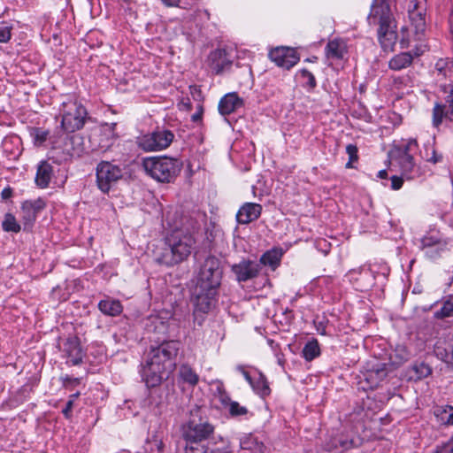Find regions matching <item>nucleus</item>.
<instances>
[{
    "instance_id": "1",
    "label": "nucleus",
    "mask_w": 453,
    "mask_h": 453,
    "mask_svg": "<svg viewBox=\"0 0 453 453\" xmlns=\"http://www.w3.org/2000/svg\"><path fill=\"white\" fill-rule=\"evenodd\" d=\"M180 432L185 441V453H229L226 448L209 449L205 441L213 438L215 426L200 415L199 409L190 411V417L182 424Z\"/></svg>"
},
{
    "instance_id": "2",
    "label": "nucleus",
    "mask_w": 453,
    "mask_h": 453,
    "mask_svg": "<svg viewBox=\"0 0 453 453\" xmlns=\"http://www.w3.org/2000/svg\"><path fill=\"white\" fill-rule=\"evenodd\" d=\"M195 243L191 234L174 231L165 239L162 247H157L153 250L154 260L166 266L181 263L189 257Z\"/></svg>"
},
{
    "instance_id": "3",
    "label": "nucleus",
    "mask_w": 453,
    "mask_h": 453,
    "mask_svg": "<svg viewBox=\"0 0 453 453\" xmlns=\"http://www.w3.org/2000/svg\"><path fill=\"white\" fill-rule=\"evenodd\" d=\"M368 20L371 25H379L378 40L381 47H390L395 40V32L389 4L384 0L379 4V0H375L372 4Z\"/></svg>"
},
{
    "instance_id": "4",
    "label": "nucleus",
    "mask_w": 453,
    "mask_h": 453,
    "mask_svg": "<svg viewBox=\"0 0 453 453\" xmlns=\"http://www.w3.org/2000/svg\"><path fill=\"white\" fill-rule=\"evenodd\" d=\"M145 173L155 180L162 183L173 182L182 168V163L166 156L150 157L142 161Z\"/></svg>"
},
{
    "instance_id": "5",
    "label": "nucleus",
    "mask_w": 453,
    "mask_h": 453,
    "mask_svg": "<svg viewBox=\"0 0 453 453\" xmlns=\"http://www.w3.org/2000/svg\"><path fill=\"white\" fill-rule=\"evenodd\" d=\"M59 116L61 127L65 133L81 129L89 119L87 109L74 96H66L61 103Z\"/></svg>"
},
{
    "instance_id": "6",
    "label": "nucleus",
    "mask_w": 453,
    "mask_h": 453,
    "mask_svg": "<svg viewBox=\"0 0 453 453\" xmlns=\"http://www.w3.org/2000/svg\"><path fill=\"white\" fill-rule=\"evenodd\" d=\"M180 350V342L177 341H166L156 347H151L148 358L159 366L173 372L176 367L175 358Z\"/></svg>"
},
{
    "instance_id": "7",
    "label": "nucleus",
    "mask_w": 453,
    "mask_h": 453,
    "mask_svg": "<svg viewBox=\"0 0 453 453\" xmlns=\"http://www.w3.org/2000/svg\"><path fill=\"white\" fill-rule=\"evenodd\" d=\"M123 169L110 161H101L96 167V186L104 194L123 177Z\"/></svg>"
},
{
    "instance_id": "8",
    "label": "nucleus",
    "mask_w": 453,
    "mask_h": 453,
    "mask_svg": "<svg viewBox=\"0 0 453 453\" xmlns=\"http://www.w3.org/2000/svg\"><path fill=\"white\" fill-rule=\"evenodd\" d=\"M222 277L219 260L209 256L201 266L196 286L218 289Z\"/></svg>"
},
{
    "instance_id": "9",
    "label": "nucleus",
    "mask_w": 453,
    "mask_h": 453,
    "mask_svg": "<svg viewBox=\"0 0 453 453\" xmlns=\"http://www.w3.org/2000/svg\"><path fill=\"white\" fill-rule=\"evenodd\" d=\"M174 139V134L165 128L143 134L137 139V144L144 151H159L168 148Z\"/></svg>"
},
{
    "instance_id": "10",
    "label": "nucleus",
    "mask_w": 453,
    "mask_h": 453,
    "mask_svg": "<svg viewBox=\"0 0 453 453\" xmlns=\"http://www.w3.org/2000/svg\"><path fill=\"white\" fill-rule=\"evenodd\" d=\"M218 289L195 286L193 292L194 316L196 319L198 313H208L216 304Z\"/></svg>"
},
{
    "instance_id": "11",
    "label": "nucleus",
    "mask_w": 453,
    "mask_h": 453,
    "mask_svg": "<svg viewBox=\"0 0 453 453\" xmlns=\"http://www.w3.org/2000/svg\"><path fill=\"white\" fill-rule=\"evenodd\" d=\"M173 373L158 363H155L147 357L146 363L142 365L141 375L142 380L148 388H155L159 386L163 380H165Z\"/></svg>"
},
{
    "instance_id": "12",
    "label": "nucleus",
    "mask_w": 453,
    "mask_h": 453,
    "mask_svg": "<svg viewBox=\"0 0 453 453\" xmlns=\"http://www.w3.org/2000/svg\"><path fill=\"white\" fill-rule=\"evenodd\" d=\"M232 64V57L225 49H216L207 58L208 66L217 75L228 71Z\"/></svg>"
},
{
    "instance_id": "13",
    "label": "nucleus",
    "mask_w": 453,
    "mask_h": 453,
    "mask_svg": "<svg viewBox=\"0 0 453 453\" xmlns=\"http://www.w3.org/2000/svg\"><path fill=\"white\" fill-rule=\"evenodd\" d=\"M270 59L278 66L289 70L299 61V57L294 49L277 47L269 52Z\"/></svg>"
},
{
    "instance_id": "14",
    "label": "nucleus",
    "mask_w": 453,
    "mask_h": 453,
    "mask_svg": "<svg viewBox=\"0 0 453 453\" xmlns=\"http://www.w3.org/2000/svg\"><path fill=\"white\" fill-rule=\"evenodd\" d=\"M45 202L42 198L35 200H27L22 203L20 208V217L24 223V229H29L36 220L38 213L44 209Z\"/></svg>"
},
{
    "instance_id": "15",
    "label": "nucleus",
    "mask_w": 453,
    "mask_h": 453,
    "mask_svg": "<svg viewBox=\"0 0 453 453\" xmlns=\"http://www.w3.org/2000/svg\"><path fill=\"white\" fill-rule=\"evenodd\" d=\"M231 270L239 282H244L257 277L261 266L257 261L242 259L239 263L233 265Z\"/></svg>"
},
{
    "instance_id": "16",
    "label": "nucleus",
    "mask_w": 453,
    "mask_h": 453,
    "mask_svg": "<svg viewBox=\"0 0 453 453\" xmlns=\"http://www.w3.org/2000/svg\"><path fill=\"white\" fill-rule=\"evenodd\" d=\"M116 126V123H105L101 126L98 131V142L94 150L106 151L114 144L118 138L115 132Z\"/></svg>"
},
{
    "instance_id": "17",
    "label": "nucleus",
    "mask_w": 453,
    "mask_h": 453,
    "mask_svg": "<svg viewBox=\"0 0 453 453\" xmlns=\"http://www.w3.org/2000/svg\"><path fill=\"white\" fill-rule=\"evenodd\" d=\"M262 205L257 203H244L236 213V220L241 225H247L257 220L262 213Z\"/></svg>"
},
{
    "instance_id": "18",
    "label": "nucleus",
    "mask_w": 453,
    "mask_h": 453,
    "mask_svg": "<svg viewBox=\"0 0 453 453\" xmlns=\"http://www.w3.org/2000/svg\"><path fill=\"white\" fill-rule=\"evenodd\" d=\"M358 438L349 437L343 434L334 437L330 441L326 442L325 449L327 451H337L340 453L344 450L357 447L359 443Z\"/></svg>"
},
{
    "instance_id": "19",
    "label": "nucleus",
    "mask_w": 453,
    "mask_h": 453,
    "mask_svg": "<svg viewBox=\"0 0 453 453\" xmlns=\"http://www.w3.org/2000/svg\"><path fill=\"white\" fill-rule=\"evenodd\" d=\"M62 350L73 365L82 362V350L76 336L67 338L63 344Z\"/></svg>"
},
{
    "instance_id": "20",
    "label": "nucleus",
    "mask_w": 453,
    "mask_h": 453,
    "mask_svg": "<svg viewBox=\"0 0 453 453\" xmlns=\"http://www.w3.org/2000/svg\"><path fill=\"white\" fill-rule=\"evenodd\" d=\"M243 105V100L237 93L232 92L225 95L219 102V111L221 115L226 116Z\"/></svg>"
},
{
    "instance_id": "21",
    "label": "nucleus",
    "mask_w": 453,
    "mask_h": 453,
    "mask_svg": "<svg viewBox=\"0 0 453 453\" xmlns=\"http://www.w3.org/2000/svg\"><path fill=\"white\" fill-rule=\"evenodd\" d=\"M425 8L416 1H411L409 6V18L416 34L423 33L426 28Z\"/></svg>"
},
{
    "instance_id": "22",
    "label": "nucleus",
    "mask_w": 453,
    "mask_h": 453,
    "mask_svg": "<svg viewBox=\"0 0 453 453\" xmlns=\"http://www.w3.org/2000/svg\"><path fill=\"white\" fill-rule=\"evenodd\" d=\"M53 176V166L46 160L41 161L37 165L35 181L40 188L49 187Z\"/></svg>"
},
{
    "instance_id": "23",
    "label": "nucleus",
    "mask_w": 453,
    "mask_h": 453,
    "mask_svg": "<svg viewBox=\"0 0 453 453\" xmlns=\"http://www.w3.org/2000/svg\"><path fill=\"white\" fill-rule=\"evenodd\" d=\"M327 58L342 59L348 52L347 42L343 39L330 40L325 49Z\"/></svg>"
},
{
    "instance_id": "24",
    "label": "nucleus",
    "mask_w": 453,
    "mask_h": 453,
    "mask_svg": "<svg viewBox=\"0 0 453 453\" xmlns=\"http://www.w3.org/2000/svg\"><path fill=\"white\" fill-rule=\"evenodd\" d=\"M449 105L436 103L433 109V124L439 127L443 119L453 121V103H448Z\"/></svg>"
},
{
    "instance_id": "25",
    "label": "nucleus",
    "mask_w": 453,
    "mask_h": 453,
    "mask_svg": "<svg viewBox=\"0 0 453 453\" xmlns=\"http://www.w3.org/2000/svg\"><path fill=\"white\" fill-rule=\"evenodd\" d=\"M394 161L397 163L402 175L406 179H412L414 177L415 162L411 154H397Z\"/></svg>"
},
{
    "instance_id": "26",
    "label": "nucleus",
    "mask_w": 453,
    "mask_h": 453,
    "mask_svg": "<svg viewBox=\"0 0 453 453\" xmlns=\"http://www.w3.org/2000/svg\"><path fill=\"white\" fill-rule=\"evenodd\" d=\"M388 369L385 364H378L365 374V380L371 388H377L379 384L387 377Z\"/></svg>"
},
{
    "instance_id": "27",
    "label": "nucleus",
    "mask_w": 453,
    "mask_h": 453,
    "mask_svg": "<svg viewBox=\"0 0 453 453\" xmlns=\"http://www.w3.org/2000/svg\"><path fill=\"white\" fill-rule=\"evenodd\" d=\"M98 309L104 315L115 317L122 312L123 306L119 300L107 297L99 302Z\"/></svg>"
},
{
    "instance_id": "28",
    "label": "nucleus",
    "mask_w": 453,
    "mask_h": 453,
    "mask_svg": "<svg viewBox=\"0 0 453 453\" xmlns=\"http://www.w3.org/2000/svg\"><path fill=\"white\" fill-rule=\"evenodd\" d=\"M240 447L242 452L264 453V444L252 434H245L240 439Z\"/></svg>"
},
{
    "instance_id": "29",
    "label": "nucleus",
    "mask_w": 453,
    "mask_h": 453,
    "mask_svg": "<svg viewBox=\"0 0 453 453\" xmlns=\"http://www.w3.org/2000/svg\"><path fill=\"white\" fill-rule=\"evenodd\" d=\"M413 63L409 52H400L392 57L388 62V67L394 71H401L409 67Z\"/></svg>"
},
{
    "instance_id": "30",
    "label": "nucleus",
    "mask_w": 453,
    "mask_h": 453,
    "mask_svg": "<svg viewBox=\"0 0 453 453\" xmlns=\"http://www.w3.org/2000/svg\"><path fill=\"white\" fill-rule=\"evenodd\" d=\"M434 413L441 425L453 426V406H436Z\"/></svg>"
},
{
    "instance_id": "31",
    "label": "nucleus",
    "mask_w": 453,
    "mask_h": 453,
    "mask_svg": "<svg viewBox=\"0 0 453 453\" xmlns=\"http://www.w3.org/2000/svg\"><path fill=\"white\" fill-rule=\"evenodd\" d=\"M282 254L277 250H271L264 253L258 264L269 266L273 271H274L280 264Z\"/></svg>"
},
{
    "instance_id": "32",
    "label": "nucleus",
    "mask_w": 453,
    "mask_h": 453,
    "mask_svg": "<svg viewBox=\"0 0 453 453\" xmlns=\"http://www.w3.org/2000/svg\"><path fill=\"white\" fill-rule=\"evenodd\" d=\"M164 447L162 436L156 433L147 439L144 449L145 453H163Z\"/></svg>"
},
{
    "instance_id": "33",
    "label": "nucleus",
    "mask_w": 453,
    "mask_h": 453,
    "mask_svg": "<svg viewBox=\"0 0 453 453\" xmlns=\"http://www.w3.org/2000/svg\"><path fill=\"white\" fill-rule=\"evenodd\" d=\"M179 376L183 382L193 387L196 386L199 380V376L188 365H181L180 366Z\"/></svg>"
},
{
    "instance_id": "34",
    "label": "nucleus",
    "mask_w": 453,
    "mask_h": 453,
    "mask_svg": "<svg viewBox=\"0 0 453 453\" xmlns=\"http://www.w3.org/2000/svg\"><path fill=\"white\" fill-rule=\"evenodd\" d=\"M421 243L424 249L436 248V251L443 250L446 248V242L443 241L438 234H429L425 235Z\"/></svg>"
},
{
    "instance_id": "35",
    "label": "nucleus",
    "mask_w": 453,
    "mask_h": 453,
    "mask_svg": "<svg viewBox=\"0 0 453 453\" xmlns=\"http://www.w3.org/2000/svg\"><path fill=\"white\" fill-rule=\"evenodd\" d=\"M423 157L429 163L437 164L442 160V156L434 149V137L428 140L424 145Z\"/></svg>"
},
{
    "instance_id": "36",
    "label": "nucleus",
    "mask_w": 453,
    "mask_h": 453,
    "mask_svg": "<svg viewBox=\"0 0 453 453\" xmlns=\"http://www.w3.org/2000/svg\"><path fill=\"white\" fill-rule=\"evenodd\" d=\"M303 357L306 361H311L320 355V347L317 339L309 341L303 349Z\"/></svg>"
},
{
    "instance_id": "37",
    "label": "nucleus",
    "mask_w": 453,
    "mask_h": 453,
    "mask_svg": "<svg viewBox=\"0 0 453 453\" xmlns=\"http://www.w3.org/2000/svg\"><path fill=\"white\" fill-rule=\"evenodd\" d=\"M250 386L257 394L262 396H265L270 394V388L266 378L262 373H258L257 378L254 379Z\"/></svg>"
},
{
    "instance_id": "38",
    "label": "nucleus",
    "mask_w": 453,
    "mask_h": 453,
    "mask_svg": "<svg viewBox=\"0 0 453 453\" xmlns=\"http://www.w3.org/2000/svg\"><path fill=\"white\" fill-rule=\"evenodd\" d=\"M453 316V295L449 296L442 303L441 307L434 312L438 319Z\"/></svg>"
},
{
    "instance_id": "39",
    "label": "nucleus",
    "mask_w": 453,
    "mask_h": 453,
    "mask_svg": "<svg viewBox=\"0 0 453 453\" xmlns=\"http://www.w3.org/2000/svg\"><path fill=\"white\" fill-rule=\"evenodd\" d=\"M435 70L438 75L443 78H451L453 74V61L439 59L435 64Z\"/></svg>"
},
{
    "instance_id": "40",
    "label": "nucleus",
    "mask_w": 453,
    "mask_h": 453,
    "mask_svg": "<svg viewBox=\"0 0 453 453\" xmlns=\"http://www.w3.org/2000/svg\"><path fill=\"white\" fill-rule=\"evenodd\" d=\"M2 228L4 232L19 233L21 229L20 225L12 213H6L2 222Z\"/></svg>"
},
{
    "instance_id": "41",
    "label": "nucleus",
    "mask_w": 453,
    "mask_h": 453,
    "mask_svg": "<svg viewBox=\"0 0 453 453\" xmlns=\"http://www.w3.org/2000/svg\"><path fill=\"white\" fill-rule=\"evenodd\" d=\"M70 142L72 144V156L80 157L86 151L83 138L81 135L75 134L71 136Z\"/></svg>"
},
{
    "instance_id": "42",
    "label": "nucleus",
    "mask_w": 453,
    "mask_h": 453,
    "mask_svg": "<svg viewBox=\"0 0 453 453\" xmlns=\"http://www.w3.org/2000/svg\"><path fill=\"white\" fill-rule=\"evenodd\" d=\"M298 76L303 81V86L314 88L317 86L314 75L306 69H302L298 72Z\"/></svg>"
},
{
    "instance_id": "43",
    "label": "nucleus",
    "mask_w": 453,
    "mask_h": 453,
    "mask_svg": "<svg viewBox=\"0 0 453 453\" xmlns=\"http://www.w3.org/2000/svg\"><path fill=\"white\" fill-rule=\"evenodd\" d=\"M49 131L42 128L35 127L31 131V135L34 139V143L36 146H41L46 142L49 136Z\"/></svg>"
},
{
    "instance_id": "44",
    "label": "nucleus",
    "mask_w": 453,
    "mask_h": 453,
    "mask_svg": "<svg viewBox=\"0 0 453 453\" xmlns=\"http://www.w3.org/2000/svg\"><path fill=\"white\" fill-rule=\"evenodd\" d=\"M226 410L231 417L244 416L248 413V409L245 406L240 405V403L235 401H231Z\"/></svg>"
},
{
    "instance_id": "45",
    "label": "nucleus",
    "mask_w": 453,
    "mask_h": 453,
    "mask_svg": "<svg viewBox=\"0 0 453 453\" xmlns=\"http://www.w3.org/2000/svg\"><path fill=\"white\" fill-rule=\"evenodd\" d=\"M215 397L219 400V402L221 404V407L224 409H226V407L232 401L229 395L226 393L223 387L217 388Z\"/></svg>"
},
{
    "instance_id": "46",
    "label": "nucleus",
    "mask_w": 453,
    "mask_h": 453,
    "mask_svg": "<svg viewBox=\"0 0 453 453\" xmlns=\"http://www.w3.org/2000/svg\"><path fill=\"white\" fill-rule=\"evenodd\" d=\"M346 152L349 155V161L346 164L347 168H352V163L357 161L358 159V150L357 147L354 144H349L346 147Z\"/></svg>"
},
{
    "instance_id": "47",
    "label": "nucleus",
    "mask_w": 453,
    "mask_h": 453,
    "mask_svg": "<svg viewBox=\"0 0 453 453\" xmlns=\"http://www.w3.org/2000/svg\"><path fill=\"white\" fill-rule=\"evenodd\" d=\"M440 88L446 95L445 102L453 103V82L441 84Z\"/></svg>"
},
{
    "instance_id": "48",
    "label": "nucleus",
    "mask_w": 453,
    "mask_h": 453,
    "mask_svg": "<svg viewBox=\"0 0 453 453\" xmlns=\"http://www.w3.org/2000/svg\"><path fill=\"white\" fill-rule=\"evenodd\" d=\"M418 149V142L416 139H409L406 144L403 145V149L397 150V154H411L413 150Z\"/></svg>"
},
{
    "instance_id": "49",
    "label": "nucleus",
    "mask_w": 453,
    "mask_h": 453,
    "mask_svg": "<svg viewBox=\"0 0 453 453\" xmlns=\"http://www.w3.org/2000/svg\"><path fill=\"white\" fill-rule=\"evenodd\" d=\"M11 39V27L6 23H0V42H7Z\"/></svg>"
},
{
    "instance_id": "50",
    "label": "nucleus",
    "mask_w": 453,
    "mask_h": 453,
    "mask_svg": "<svg viewBox=\"0 0 453 453\" xmlns=\"http://www.w3.org/2000/svg\"><path fill=\"white\" fill-rule=\"evenodd\" d=\"M437 355L441 356L445 363L453 365V346L449 349H443V353L438 349Z\"/></svg>"
},
{
    "instance_id": "51",
    "label": "nucleus",
    "mask_w": 453,
    "mask_h": 453,
    "mask_svg": "<svg viewBox=\"0 0 453 453\" xmlns=\"http://www.w3.org/2000/svg\"><path fill=\"white\" fill-rule=\"evenodd\" d=\"M416 371L418 373L419 378L427 377L432 372L430 366L426 364H421L418 366H417Z\"/></svg>"
},
{
    "instance_id": "52",
    "label": "nucleus",
    "mask_w": 453,
    "mask_h": 453,
    "mask_svg": "<svg viewBox=\"0 0 453 453\" xmlns=\"http://www.w3.org/2000/svg\"><path fill=\"white\" fill-rule=\"evenodd\" d=\"M426 51V47L422 45L416 46L413 50L408 51L409 54L411 55L412 61H414L415 58H419L424 54Z\"/></svg>"
},
{
    "instance_id": "53",
    "label": "nucleus",
    "mask_w": 453,
    "mask_h": 453,
    "mask_svg": "<svg viewBox=\"0 0 453 453\" xmlns=\"http://www.w3.org/2000/svg\"><path fill=\"white\" fill-rule=\"evenodd\" d=\"M403 183V177L394 175L391 177V188L393 190H398L402 188Z\"/></svg>"
},
{
    "instance_id": "54",
    "label": "nucleus",
    "mask_w": 453,
    "mask_h": 453,
    "mask_svg": "<svg viewBox=\"0 0 453 453\" xmlns=\"http://www.w3.org/2000/svg\"><path fill=\"white\" fill-rule=\"evenodd\" d=\"M63 385L67 388L69 386L73 385H78L80 384L81 380L78 378H73L68 375L62 378Z\"/></svg>"
},
{
    "instance_id": "55",
    "label": "nucleus",
    "mask_w": 453,
    "mask_h": 453,
    "mask_svg": "<svg viewBox=\"0 0 453 453\" xmlns=\"http://www.w3.org/2000/svg\"><path fill=\"white\" fill-rule=\"evenodd\" d=\"M73 400H68L66 402V404H65V407L63 409L62 411V413L64 414V416L66 418H71L72 416V411H73Z\"/></svg>"
},
{
    "instance_id": "56",
    "label": "nucleus",
    "mask_w": 453,
    "mask_h": 453,
    "mask_svg": "<svg viewBox=\"0 0 453 453\" xmlns=\"http://www.w3.org/2000/svg\"><path fill=\"white\" fill-rule=\"evenodd\" d=\"M13 190L11 187H6L1 192V197L3 200H7L12 196Z\"/></svg>"
},
{
    "instance_id": "57",
    "label": "nucleus",
    "mask_w": 453,
    "mask_h": 453,
    "mask_svg": "<svg viewBox=\"0 0 453 453\" xmlns=\"http://www.w3.org/2000/svg\"><path fill=\"white\" fill-rule=\"evenodd\" d=\"M238 370L242 373L243 377L249 382V384L251 385L254 379L250 375V373L245 371L242 366H238Z\"/></svg>"
},
{
    "instance_id": "58",
    "label": "nucleus",
    "mask_w": 453,
    "mask_h": 453,
    "mask_svg": "<svg viewBox=\"0 0 453 453\" xmlns=\"http://www.w3.org/2000/svg\"><path fill=\"white\" fill-rule=\"evenodd\" d=\"M161 2L168 7H176L179 5L180 0H161Z\"/></svg>"
},
{
    "instance_id": "59",
    "label": "nucleus",
    "mask_w": 453,
    "mask_h": 453,
    "mask_svg": "<svg viewBox=\"0 0 453 453\" xmlns=\"http://www.w3.org/2000/svg\"><path fill=\"white\" fill-rule=\"evenodd\" d=\"M452 449H446L442 446H438L434 453H451Z\"/></svg>"
},
{
    "instance_id": "60",
    "label": "nucleus",
    "mask_w": 453,
    "mask_h": 453,
    "mask_svg": "<svg viewBox=\"0 0 453 453\" xmlns=\"http://www.w3.org/2000/svg\"><path fill=\"white\" fill-rule=\"evenodd\" d=\"M441 446L444 447L446 449H452L451 453H453V435L450 441H449L447 443Z\"/></svg>"
},
{
    "instance_id": "61",
    "label": "nucleus",
    "mask_w": 453,
    "mask_h": 453,
    "mask_svg": "<svg viewBox=\"0 0 453 453\" xmlns=\"http://www.w3.org/2000/svg\"><path fill=\"white\" fill-rule=\"evenodd\" d=\"M191 119H192V120H193L194 122H198V121H200V120H201V119H202V113H201V112H196V113H194V114L192 115Z\"/></svg>"
},
{
    "instance_id": "62",
    "label": "nucleus",
    "mask_w": 453,
    "mask_h": 453,
    "mask_svg": "<svg viewBox=\"0 0 453 453\" xmlns=\"http://www.w3.org/2000/svg\"><path fill=\"white\" fill-rule=\"evenodd\" d=\"M377 176L380 179H386L388 177L387 170H380V171H379Z\"/></svg>"
},
{
    "instance_id": "63",
    "label": "nucleus",
    "mask_w": 453,
    "mask_h": 453,
    "mask_svg": "<svg viewBox=\"0 0 453 453\" xmlns=\"http://www.w3.org/2000/svg\"><path fill=\"white\" fill-rule=\"evenodd\" d=\"M400 46L402 49L407 48L409 46V42L403 39L400 41Z\"/></svg>"
},
{
    "instance_id": "64",
    "label": "nucleus",
    "mask_w": 453,
    "mask_h": 453,
    "mask_svg": "<svg viewBox=\"0 0 453 453\" xmlns=\"http://www.w3.org/2000/svg\"><path fill=\"white\" fill-rule=\"evenodd\" d=\"M79 395H80L79 392L73 394L69 396V400H73V403H74V401L79 397Z\"/></svg>"
}]
</instances>
